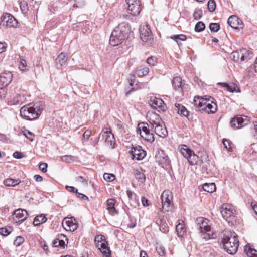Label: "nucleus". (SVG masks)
<instances>
[{
  "label": "nucleus",
  "mask_w": 257,
  "mask_h": 257,
  "mask_svg": "<svg viewBox=\"0 0 257 257\" xmlns=\"http://www.w3.org/2000/svg\"><path fill=\"white\" fill-rule=\"evenodd\" d=\"M131 32L130 25L126 23H122L116 27L110 36L109 43L115 46L121 44L123 40L127 39Z\"/></svg>",
  "instance_id": "f257e3e1"
},
{
  "label": "nucleus",
  "mask_w": 257,
  "mask_h": 257,
  "mask_svg": "<svg viewBox=\"0 0 257 257\" xmlns=\"http://www.w3.org/2000/svg\"><path fill=\"white\" fill-rule=\"evenodd\" d=\"M222 243L224 249L229 254H234L237 252L239 241L235 232L224 231Z\"/></svg>",
  "instance_id": "f03ea898"
},
{
  "label": "nucleus",
  "mask_w": 257,
  "mask_h": 257,
  "mask_svg": "<svg viewBox=\"0 0 257 257\" xmlns=\"http://www.w3.org/2000/svg\"><path fill=\"white\" fill-rule=\"evenodd\" d=\"M197 227L201 237L205 240L215 238V233L212 229L210 221L204 217H198L196 220Z\"/></svg>",
  "instance_id": "7ed1b4c3"
},
{
  "label": "nucleus",
  "mask_w": 257,
  "mask_h": 257,
  "mask_svg": "<svg viewBox=\"0 0 257 257\" xmlns=\"http://www.w3.org/2000/svg\"><path fill=\"white\" fill-rule=\"evenodd\" d=\"M42 109L41 102L34 104H29L21 108L20 115L27 120H33L40 115Z\"/></svg>",
  "instance_id": "20e7f679"
},
{
  "label": "nucleus",
  "mask_w": 257,
  "mask_h": 257,
  "mask_svg": "<svg viewBox=\"0 0 257 257\" xmlns=\"http://www.w3.org/2000/svg\"><path fill=\"white\" fill-rule=\"evenodd\" d=\"M195 105L202 108V110H204L208 113H214L216 111L217 105L212 101H209L206 98H200L199 97H195L194 98Z\"/></svg>",
  "instance_id": "39448f33"
},
{
  "label": "nucleus",
  "mask_w": 257,
  "mask_h": 257,
  "mask_svg": "<svg viewBox=\"0 0 257 257\" xmlns=\"http://www.w3.org/2000/svg\"><path fill=\"white\" fill-rule=\"evenodd\" d=\"M231 56L234 62L242 64L252 59L253 55L251 51L246 49H242L233 52Z\"/></svg>",
  "instance_id": "423d86ee"
},
{
  "label": "nucleus",
  "mask_w": 257,
  "mask_h": 257,
  "mask_svg": "<svg viewBox=\"0 0 257 257\" xmlns=\"http://www.w3.org/2000/svg\"><path fill=\"white\" fill-rule=\"evenodd\" d=\"M235 210L234 207L229 204H223L220 208V213L222 217L229 223L232 224L235 221Z\"/></svg>",
  "instance_id": "0eeeda50"
},
{
  "label": "nucleus",
  "mask_w": 257,
  "mask_h": 257,
  "mask_svg": "<svg viewBox=\"0 0 257 257\" xmlns=\"http://www.w3.org/2000/svg\"><path fill=\"white\" fill-rule=\"evenodd\" d=\"M152 129L148 123L142 122L138 124L137 132H139L140 136L145 140L153 142L155 138Z\"/></svg>",
  "instance_id": "6e6552de"
},
{
  "label": "nucleus",
  "mask_w": 257,
  "mask_h": 257,
  "mask_svg": "<svg viewBox=\"0 0 257 257\" xmlns=\"http://www.w3.org/2000/svg\"><path fill=\"white\" fill-rule=\"evenodd\" d=\"M179 149L182 155L187 159L190 165H195L197 164L199 160L198 156L187 145H180L179 146Z\"/></svg>",
  "instance_id": "1a4fd4ad"
},
{
  "label": "nucleus",
  "mask_w": 257,
  "mask_h": 257,
  "mask_svg": "<svg viewBox=\"0 0 257 257\" xmlns=\"http://www.w3.org/2000/svg\"><path fill=\"white\" fill-rule=\"evenodd\" d=\"M96 247L106 257H110V250L108 246V243L104 236L102 235H96L94 239Z\"/></svg>",
  "instance_id": "9d476101"
},
{
  "label": "nucleus",
  "mask_w": 257,
  "mask_h": 257,
  "mask_svg": "<svg viewBox=\"0 0 257 257\" xmlns=\"http://www.w3.org/2000/svg\"><path fill=\"white\" fill-rule=\"evenodd\" d=\"M162 208L166 211H169L172 205L173 196L172 193L168 190H164L161 195Z\"/></svg>",
  "instance_id": "9b49d317"
},
{
  "label": "nucleus",
  "mask_w": 257,
  "mask_h": 257,
  "mask_svg": "<svg viewBox=\"0 0 257 257\" xmlns=\"http://www.w3.org/2000/svg\"><path fill=\"white\" fill-rule=\"evenodd\" d=\"M249 122V119L246 116L238 115L233 118L230 122L232 127L240 128L245 126Z\"/></svg>",
  "instance_id": "f8f14e48"
},
{
  "label": "nucleus",
  "mask_w": 257,
  "mask_h": 257,
  "mask_svg": "<svg viewBox=\"0 0 257 257\" xmlns=\"http://www.w3.org/2000/svg\"><path fill=\"white\" fill-rule=\"evenodd\" d=\"M149 103L152 108L156 109L158 112H164L167 107L164 101L160 98L151 97Z\"/></svg>",
  "instance_id": "ddd939ff"
},
{
  "label": "nucleus",
  "mask_w": 257,
  "mask_h": 257,
  "mask_svg": "<svg viewBox=\"0 0 257 257\" xmlns=\"http://www.w3.org/2000/svg\"><path fill=\"white\" fill-rule=\"evenodd\" d=\"M140 33L141 39L143 42L151 43L153 37L148 25H141L140 27Z\"/></svg>",
  "instance_id": "4468645a"
},
{
  "label": "nucleus",
  "mask_w": 257,
  "mask_h": 257,
  "mask_svg": "<svg viewBox=\"0 0 257 257\" xmlns=\"http://www.w3.org/2000/svg\"><path fill=\"white\" fill-rule=\"evenodd\" d=\"M62 226L66 231L73 232L78 227L76 219L73 217H66L62 222Z\"/></svg>",
  "instance_id": "2eb2a0df"
},
{
  "label": "nucleus",
  "mask_w": 257,
  "mask_h": 257,
  "mask_svg": "<svg viewBox=\"0 0 257 257\" xmlns=\"http://www.w3.org/2000/svg\"><path fill=\"white\" fill-rule=\"evenodd\" d=\"M129 153L132 155L133 160H141L146 156V151L139 145L133 146Z\"/></svg>",
  "instance_id": "dca6fc26"
},
{
  "label": "nucleus",
  "mask_w": 257,
  "mask_h": 257,
  "mask_svg": "<svg viewBox=\"0 0 257 257\" xmlns=\"http://www.w3.org/2000/svg\"><path fill=\"white\" fill-rule=\"evenodd\" d=\"M127 5L128 12L134 16L139 14L141 11L139 0H125Z\"/></svg>",
  "instance_id": "f3484780"
},
{
  "label": "nucleus",
  "mask_w": 257,
  "mask_h": 257,
  "mask_svg": "<svg viewBox=\"0 0 257 257\" xmlns=\"http://www.w3.org/2000/svg\"><path fill=\"white\" fill-rule=\"evenodd\" d=\"M147 120L148 124L151 128H154V126L162 123V119L160 116L153 112H148L146 115Z\"/></svg>",
  "instance_id": "a211bd4d"
},
{
  "label": "nucleus",
  "mask_w": 257,
  "mask_h": 257,
  "mask_svg": "<svg viewBox=\"0 0 257 257\" xmlns=\"http://www.w3.org/2000/svg\"><path fill=\"white\" fill-rule=\"evenodd\" d=\"M28 217V213L26 210L18 209L15 211L12 215V218L15 223L24 221Z\"/></svg>",
  "instance_id": "6ab92c4d"
},
{
  "label": "nucleus",
  "mask_w": 257,
  "mask_h": 257,
  "mask_svg": "<svg viewBox=\"0 0 257 257\" xmlns=\"http://www.w3.org/2000/svg\"><path fill=\"white\" fill-rule=\"evenodd\" d=\"M2 23L3 25L5 24L6 26L9 28L16 27L18 25V22L16 19L9 13L3 14Z\"/></svg>",
  "instance_id": "aec40b11"
},
{
  "label": "nucleus",
  "mask_w": 257,
  "mask_h": 257,
  "mask_svg": "<svg viewBox=\"0 0 257 257\" xmlns=\"http://www.w3.org/2000/svg\"><path fill=\"white\" fill-rule=\"evenodd\" d=\"M102 131L103 132V137L105 139V143L108 145L113 147L115 143V140L110 129L104 128Z\"/></svg>",
  "instance_id": "412c9836"
},
{
  "label": "nucleus",
  "mask_w": 257,
  "mask_h": 257,
  "mask_svg": "<svg viewBox=\"0 0 257 257\" xmlns=\"http://www.w3.org/2000/svg\"><path fill=\"white\" fill-rule=\"evenodd\" d=\"M156 159L159 164L162 167H166L169 165L170 160L167 155H166L164 151H161L158 152V154L156 156Z\"/></svg>",
  "instance_id": "4be33fe9"
},
{
  "label": "nucleus",
  "mask_w": 257,
  "mask_h": 257,
  "mask_svg": "<svg viewBox=\"0 0 257 257\" xmlns=\"http://www.w3.org/2000/svg\"><path fill=\"white\" fill-rule=\"evenodd\" d=\"M67 241L66 236L64 234H59L57 237L53 241V246L54 247H60L61 248H64L66 245L65 242ZM68 242H67V243Z\"/></svg>",
  "instance_id": "5701e85b"
},
{
  "label": "nucleus",
  "mask_w": 257,
  "mask_h": 257,
  "mask_svg": "<svg viewBox=\"0 0 257 257\" xmlns=\"http://www.w3.org/2000/svg\"><path fill=\"white\" fill-rule=\"evenodd\" d=\"M153 129L156 134L160 137L164 138L168 134L167 130L163 121L161 123H159V124L156 125Z\"/></svg>",
  "instance_id": "b1692460"
},
{
  "label": "nucleus",
  "mask_w": 257,
  "mask_h": 257,
  "mask_svg": "<svg viewBox=\"0 0 257 257\" xmlns=\"http://www.w3.org/2000/svg\"><path fill=\"white\" fill-rule=\"evenodd\" d=\"M25 99V96L23 95L18 93L13 94L11 96L8 103L11 105H18L24 102Z\"/></svg>",
  "instance_id": "393cba45"
},
{
  "label": "nucleus",
  "mask_w": 257,
  "mask_h": 257,
  "mask_svg": "<svg viewBox=\"0 0 257 257\" xmlns=\"http://www.w3.org/2000/svg\"><path fill=\"white\" fill-rule=\"evenodd\" d=\"M227 22L229 26L235 29H237L238 26L241 25L242 23V21L235 15L230 16L228 19Z\"/></svg>",
  "instance_id": "a878e982"
},
{
  "label": "nucleus",
  "mask_w": 257,
  "mask_h": 257,
  "mask_svg": "<svg viewBox=\"0 0 257 257\" xmlns=\"http://www.w3.org/2000/svg\"><path fill=\"white\" fill-rule=\"evenodd\" d=\"M175 107L176 108V111H177V113L180 115L187 118L188 120L190 119L189 112L183 105L178 103H175Z\"/></svg>",
  "instance_id": "bb28decb"
},
{
  "label": "nucleus",
  "mask_w": 257,
  "mask_h": 257,
  "mask_svg": "<svg viewBox=\"0 0 257 257\" xmlns=\"http://www.w3.org/2000/svg\"><path fill=\"white\" fill-rule=\"evenodd\" d=\"M172 86L176 90L182 91L184 85L181 78L180 77H174L172 80Z\"/></svg>",
  "instance_id": "cd10ccee"
},
{
  "label": "nucleus",
  "mask_w": 257,
  "mask_h": 257,
  "mask_svg": "<svg viewBox=\"0 0 257 257\" xmlns=\"http://www.w3.org/2000/svg\"><path fill=\"white\" fill-rule=\"evenodd\" d=\"M67 60V55L65 53H61L56 59V62L58 68L60 69L64 65H65Z\"/></svg>",
  "instance_id": "c85d7f7f"
},
{
  "label": "nucleus",
  "mask_w": 257,
  "mask_h": 257,
  "mask_svg": "<svg viewBox=\"0 0 257 257\" xmlns=\"http://www.w3.org/2000/svg\"><path fill=\"white\" fill-rule=\"evenodd\" d=\"M244 251L248 257H257V250L250 244H247L244 246Z\"/></svg>",
  "instance_id": "c756f323"
},
{
  "label": "nucleus",
  "mask_w": 257,
  "mask_h": 257,
  "mask_svg": "<svg viewBox=\"0 0 257 257\" xmlns=\"http://www.w3.org/2000/svg\"><path fill=\"white\" fill-rule=\"evenodd\" d=\"M21 181L19 179H14L11 178H9L5 179L3 181V184L7 187H15L19 185Z\"/></svg>",
  "instance_id": "7c9ffc66"
},
{
  "label": "nucleus",
  "mask_w": 257,
  "mask_h": 257,
  "mask_svg": "<svg viewBox=\"0 0 257 257\" xmlns=\"http://www.w3.org/2000/svg\"><path fill=\"white\" fill-rule=\"evenodd\" d=\"M180 222L176 226V230L177 233L178 237H182L186 232V229L184 227L183 221L182 220H179Z\"/></svg>",
  "instance_id": "2f4dec72"
},
{
  "label": "nucleus",
  "mask_w": 257,
  "mask_h": 257,
  "mask_svg": "<svg viewBox=\"0 0 257 257\" xmlns=\"http://www.w3.org/2000/svg\"><path fill=\"white\" fill-rule=\"evenodd\" d=\"M115 202V200L112 198L108 199L107 201V210L109 211L110 213L112 214L117 213V212L114 207Z\"/></svg>",
  "instance_id": "473e14b6"
},
{
  "label": "nucleus",
  "mask_w": 257,
  "mask_h": 257,
  "mask_svg": "<svg viewBox=\"0 0 257 257\" xmlns=\"http://www.w3.org/2000/svg\"><path fill=\"white\" fill-rule=\"evenodd\" d=\"M47 219L44 214L38 215L34 218L33 224L34 226H39L40 224L45 223Z\"/></svg>",
  "instance_id": "72a5a7b5"
},
{
  "label": "nucleus",
  "mask_w": 257,
  "mask_h": 257,
  "mask_svg": "<svg viewBox=\"0 0 257 257\" xmlns=\"http://www.w3.org/2000/svg\"><path fill=\"white\" fill-rule=\"evenodd\" d=\"M144 170L142 169H137L136 170L135 177L141 183H143L146 180V177L144 174Z\"/></svg>",
  "instance_id": "f704fd0d"
},
{
  "label": "nucleus",
  "mask_w": 257,
  "mask_h": 257,
  "mask_svg": "<svg viewBox=\"0 0 257 257\" xmlns=\"http://www.w3.org/2000/svg\"><path fill=\"white\" fill-rule=\"evenodd\" d=\"M157 224L160 227V230L163 233H166L168 231V227L166 221L163 219H160L157 221Z\"/></svg>",
  "instance_id": "c9c22d12"
},
{
  "label": "nucleus",
  "mask_w": 257,
  "mask_h": 257,
  "mask_svg": "<svg viewBox=\"0 0 257 257\" xmlns=\"http://www.w3.org/2000/svg\"><path fill=\"white\" fill-rule=\"evenodd\" d=\"M203 189L206 192L213 193L216 190V186L214 183H205L203 185Z\"/></svg>",
  "instance_id": "e433bc0d"
},
{
  "label": "nucleus",
  "mask_w": 257,
  "mask_h": 257,
  "mask_svg": "<svg viewBox=\"0 0 257 257\" xmlns=\"http://www.w3.org/2000/svg\"><path fill=\"white\" fill-rule=\"evenodd\" d=\"M221 85H222L224 87L226 88L227 90L230 92H234L237 91V86L234 83L227 84L223 83H221Z\"/></svg>",
  "instance_id": "4c0bfd02"
},
{
  "label": "nucleus",
  "mask_w": 257,
  "mask_h": 257,
  "mask_svg": "<svg viewBox=\"0 0 257 257\" xmlns=\"http://www.w3.org/2000/svg\"><path fill=\"white\" fill-rule=\"evenodd\" d=\"M13 230L11 226H7L0 228V234L3 236L8 235Z\"/></svg>",
  "instance_id": "58836bf2"
},
{
  "label": "nucleus",
  "mask_w": 257,
  "mask_h": 257,
  "mask_svg": "<svg viewBox=\"0 0 257 257\" xmlns=\"http://www.w3.org/2000/svg\"><path fill=\"white\" fill-rule=\"evenodd\" d=\"M171 38L175 41L179 45V40L185 41L186 39V36L183 34L174 35L171 36Z\"/></svg>",
  "instance_id": "ea45409f"
},
{
  "label": "nucleus",
  "mask_w": 257,
  "mask_h": 257,
  "mask_svg": "<svg viewBox=\"0 0 257 257\" xmlns=\"http://www.w3.org/2000/svg\"><path fill=\"white\" fill-rule=\"evenodd\" d=\"M205 25L204 23L201 21L197 23L195 27V31L197 32H200L204 30Z\"/></svg>",
  "instance_id": "a19ab883"
},
{
  "label": "nucleus",
  "mask_w": 257,
  "mask_h": 257,
  "mask_svg": "<svg viewBox=\"0 0 257 257\" xmlns=\"http://www.w3.org/2000/svg\"><path fill=\"white\" fill-rule=\"evenodd\" d=\"M23 135L29 140L32 141L34 139V134L28 130H24L22 131Z\"/></svg>",
  "instance_id": "79ce46f5"
},
{
  "label": "nucleus",
  "mask_w": 257,
  "mask_h": 257,
  "mask_svg": "<svg viewBox=\"0 0 257 257\" xmlns=\"http://www.w3.org/2000/svg\"><path fill=\"white\" fill-rule=\"evenodd\" d=\"M149 69L148 67H144L137 71V75L140 77L145 76L148 74Z\"/></svg>",
  "instance_id": "37998d69"
},
{
  "label": "nucleus",
  "mask_w": 257,
  "mask_h": 257,
  "mask_svg": "<svg viewBox=\"0 0 257 257\" xmlns=\"http://www.w3.org/2000/svg\"><path fill=\"white\" fill-rule=\"evenodd\" d=\"M208 10L210 12H213L216 8V3L214 0H209L207 5Z\"/></svg>",
  "instance_id": "c03bdc74"
},
{
  "label": "nucleus",
  "mask_w": 257,
  "mask_h": 257,
  "mask_svg": "<svg viewBox=\"0 0 257 257\" xmlns=\"http://www.w3.org/2000/svg\"><path fill=\"white\" fill-rule=\"evenodd\" d=\"M103 178L107 182H111L115 179V176L113 174L104 173Z\"/></svg>",
  "instance_id": "a18cd8bd"
},
{
  "label": "nucleus",
  "mask_w": 257,
  "mask_h": 257,
  "mask_svg": "<svg viewBox=\"0 0 257 257\" xmlns=\"http://www.w3.org/2000/svg\"><path fill=\"white\" fill-rule=\"evenodd\" d=\"M147 63L150 66H154L157 63V59L154 56L149 57L147 60Z\"/></svg>",
  "instance_id": "49530a36"
},
{
  "label": "nucleus",
  "mask_w": 257,
  "mask_h": 257,
  "mask_svg": "<svg viewBox=\"0 0 257 257\" xmlns=\"http://www.w3.org/2000/svg\"><path fill=\"white\" fill-rule=\"evenodd\" d=\"M20 9H21L22 12L23 13H25L27 12V11L28 9V4H27V2L25 1H21L20 3Z\"/></svg>",
  "instance_id": "de8ad7c7"
},
{
  "label": "nucleus",
  "mask_w": 257,
  "mask_h": 257,
  "mask_svg": "<svg viewBox=\"0 0 257 257\" xmlns=\"http://www.w3.org/2000/svg\"><path fill=\"white\" fill-rule=\"evenodd\" d=\"M209 29L211 31L216 32L220 29V26L216 23H212L209 25Z\"/></svg>",
  "instance_id": "09e8293b"
},
{
  "label": "nucleus",
  "mask_w": 257,
  "mask_h": 257,
  "mask_svg": "<svg viewBox=\"0 0 257 257\" xmlns=\"http://www.w3.org/2000/svg\"><path fill=\"white\" fill-rule=\"evenodd\" d=\"M202 16V11L201 9H196L193 14V18L195 20L200 19Z\"/></svg>",
  "instance_id": "8fccbe9b"
},
{
  "label": "nucleus",
  "mask_w": 257,
  "mask_h": 257,
  "mask_svg": "<svg viewBox=\"0 0 257 257\" xmlns=\"http://www.w3.org/2000/svg\"><path fill=\"white\" fill-rule=\"evenodd\" d=\"M223 144L224 146V147L228 151H232V148H231V142L227 139H224L223 140Z\"/></svg>",
  "instance_id": "3c124183"
},
{
  "label": "nucleus",
  "mask_w": 257,
  "mask_h": 257,
  "mask_svg": "<svg viewBox=\"0 0 257 257\" xmlns=\"http://www.w3.org/2000/svg\"><path fill=\"white\" fill-rule=\"evenodd\" d=\"M156 251L159 255L161 256L164 255L165 253V248L161 245H158L156 247Z\"/></svg>",
  "instance_id": "603ef678"
},
{
  "label": "nucleus",
  "mask_w": 257,
  "mask_h": 257,
  "mask_svg": "<svg viewBox=\"0 0 257 257\" xmlns=\"http://www.w3.org/2000/svg\"><path fill=\"white\" fill-rule=\"evenodd\" d=\"M24 241V239L23 237L21 236H18L16 239L15 240L14 244L18 246H20L21 244H22Z\"/></svg>",
  "instance_id": "864d4df0"
},
{
  "label": "nucleus",
  "mask_w": 257,
  "mask_h": 257,
  "mask_svg": "<svg viewBox=\"0 0 257 257\" xmlns=\"http://www.w3.org/2000/svg\"><path fill=\"white\" fill-rule=\"evenodd\" d=\"M47 167H48L47 164L46 163H44V162L41 163L39 166V169H40V170L44 173H45L47 172Z\"/></svg>",
  "instance_id": "5fc2aeb1"
},
{
  "label": "nucleus",
  "mask_w": 257,
  "mask_h": 257,
  "mask_svg": "<svg viewBox=\"0 0 257 257\" xmlns=\"http://www.w3.org/2000/svg\"><path fill=\"white\" fill-rule=\"evenodd\" d=\"M26 66L27 64L26 61L24 59H21L20 61V64L19 66L20 70L22 71H25Z\"/></svg>",
  "instance_id": "6e6d98bb"
},
{
  "label": "nucleus",
  "mask_w": 257,
  "mask_h": 257,
  "mask_svg": "<svg viewBox=\"0 0 257 257\" xmlns=\"http://www.w3.org/2000/svg\"><path fill=\"white\" fill-rule=\"evenodd\" d=\"M13 156L15 158L21 159L24 157V155L21 152L16 151L13 153Z\"/></svg>",
  "instance_id": "4d7b16f0"
},
{
  "label": "nucleus",
  "mask_w": 257,
  "mask_h": 257,
  "mask_svg": "<svg viewBox=\"0 0 257 257\" xmlns=\"http://www.w3.org/2000/svg\"><path fill=\"white\" fill-rule=\"evenodd\" d=\"M66 189L67 191L72 192V193H77L78 190L76 188L73 186H69L68 185H66L65 186Z\"/></svg>",
  "instance_id": "13d9d810"
},
{
  "label": "nucleus",
  "mask_w": 257,
  "mask_h": 257,
  "mask_svg": "<svg viewBox=\"0 0 257 257\" xmlns=\"http://www.w3.org/2000/svg\"><path fill=\"white\" fill-rule=\"evenodd\" d=\"M72 160V157L69 155H65L62 157L61 161L66 162H70Z\"/></svg>",
  "instance_id": "bf43d9fd"
},
{
  "label": "nucleus",
  "mask_w": 257,
  "mask_h": 257,
  "mask_svg": "<svg viewBox=\"0 0 257 257\" xmlns=\"http://www.w3.org/2000/svg\"><path fill=\"white\" fill-rule=\"evenodd\" d=\"M91 135V131L89 130H86L83 135V137L88 140Z\"/></svg>",
  "instance_id": "052dcab7"
},
{
  "label": "nucleus",
  "mask_w": 257,
  "mask_h": 257,
  "mask_svg": "<svg viewBox=\"0 0 257 257\" xmlns=\"http://www.w3.org/2000/svg\"><path fill=\"white\" fill-rule=\"evenodd\" d=\"M6 44L5 43L0 42V53H2L6 51Z\"/></svg>",
  "instance_id": "680f3d73"
},
{
  "label": "nucleus",
  "mask_w": 257,
  "mask_h": 257,
  "mask_svg": "<svg viewBox=\"0 0 257 257\" xmlns=\"http://www.w3.org/2000/svg\"><path fill=\"white\" fill-rule=\"evenodd\" d=\"M141 201H142V203L144 206H149V204L148 203V200L145 197H144V196L142 197Z\"/></svg>",
  "instance_id": "e2e57ef3"
},
{
  "label": "nucleus",
  "mask_w": 257,
  "mask_h": 257,
  "mask_svg": "<svg viewBox=\"0 0 257 257\" xmlns=\"http://www.w3.org/2000/svg\"><path fill=\"white\" fill-rule=\"evenodd\" d=\"M254 131L253 132V135L255 139H257V122H255L254 123Z\"/></svg>",
  "instance_id": "0e129e2a"
},
{
  "label": "nucleus",
  "mask_w": 257,
  "mask_h": 257,
  "mask_svg": "<svg viewBox=\"0 0 257 257\" xmlns=\"http://www.w3.org/2000/svg\"><path fill=\"white\" fill-rule=\"evenodd\" d=\"M76 193H77V197L81 199H88V198L86 195H85L82 193H78V192Z\"/></svg>",
  "instance_id": "69168bd1"
},
{
  "label": "nucleus",
  "mask_w": 257,
  "mask_h": 257,
  "mask_svg": "<svg viewBox=\"0 0 257 257\" xmlns=\"http://www.w3.org/2000/svg\"><path fill=\"white\" fill-rule=\"evenodd\" d=\"M34 178L37 182H41L43 180L42 177L39 175H34Z\"/></svg>",
  "instance_id": "338daca9"
},
{
  "label": "nucleus",
  "mask_w": 257,
  "mask_h": 257,
  "mask_svg": "<svg viewBox=\"0 0 257 257\" xmlns=\"http://www.w3.org/2000/svg\"><path fill=\"white\" fill-rule=\"evenodd\" d=\"M99 137L94 138V139H91V140H92L93 144L95 146L96 144H97L99 141Z\"/></svg>",
  "instance_id": "774afa93"
}]
</instances>
